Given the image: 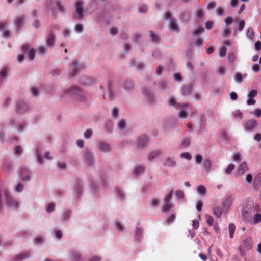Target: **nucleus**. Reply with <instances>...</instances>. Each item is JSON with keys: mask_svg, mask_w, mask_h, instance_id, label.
<instances>
[{"mask_svg": "<svg viewBox=\"0 0 261 261\" xmlns=\"http://www.w3.org/2000/svg\"><path fill=\"white\" fill-rule=\"evenodd\" d=\"M109 93L108 94L105 93L103 94V97L105 99H108L110 100H112L113 97V93L112 92V87L111 84H109L108 86Z\"/></svg>", "mask_w": 261, "mask_h": 261, "instance_id": "obj_21", "label": "nucleus"}, {"mask_svg": "<svg viewBox=\"0 0 261 261\" xmlns=\"http://www.w3.org/2000/svg\"><path fill=\"white\" fill-rule=\"evenodd\" d=\"M234 198L231 196L227 197L222 203V206L226 210H228L232 205Z\"/></svg>", "mask_w": 261, "mask_h": 261, "instance_id": "obj_9", "label": "nucleus"}, {"mask_svg": "<svg viewBox=\"0 0 261 261\" xmlns=\"http://www.w3.org/2000/svg\"><path fill=\"white\" fill-rule=\"evenodd\" d=\"M29 49V46L27 44L24 45L21 47V51L22 54L18 56V61L19 62H21L23 61L24 59L23 54L26 53L28 49Z\"/></svg>", "mask_w": 261, "mask_h": 261, "instance_id": "obj_19", "label": "nucleus"}, {"mask_svg": "<svg viewBox=\"0 0 261 261\" xmlns=\"http://www.w3.org/2000/svg\"><path fill=\"white\" fill-rule=\"evenodd\" d=\"M172 192L171 191L170 193L167 195L164 198V206L163 211L165 213L169 212L172 207V203L170 201L172 197Z\"/></svg>", "mask_w": 261, "mask_h": 261, "instance_id": "obj_3", "label": "nucleus"}, {"mask_svg": "<svg viewBox=\"0 0 261 261\" xmlns=\"http://www.w3.org/2000/svg\"><path fill=\"white\" fill-rule=\"evenodd\" d=\"M176 196L179 199H182L184 197V193L181 190H177L175 192Z\"/></svg>", "mask_w": 261, "mask_h": 261, "instance_id": "obj_53", "label": "nucleus"}, {"mask_svg": "<svg viewBox=\"0 0 261 261\" xmlns=\"http://www.w3.org/2000/svg\"><path fill=\"white\" fill-rule=\"evenodd\" d=\"M257 92L255 90H252L251 91V92L248 94V97L249 98H252L254 97L257 95Z\"/></svg>", "mask_w": 261, "mask_h": 261, "instance_id": "obj_56", "label": "nucleus"}, {"mask_svg": "<svg viewBox=\"0 0 261 261\" xmlns=\"http://www.w3.org/2000/svg\"><path fill=\"white\" fill-rule=\"evenodd\" d=\"M234 117L236 119H241L243 117V114L240 111H237L234 114Z\"/></svg>", "mask_w": 261, "mask_h": 261, "instance_id": "obj_58", "label": "nucleus"}, {"mask_svg": "<svg viewBox=\"0 0 261 261\" xmlns=\"http://www.w3.org/2000/svg\"><path fill=\"white\" fill-rule=\"evenodd\" d=\"M82 256L75 252H73L72 254V261H80Z\"/></svg>", "mask_w": 261, "mask_h": 261, "instance_id": "obj_32", "label": "nucleus"}, {"mask_svg": "<svg viewBox=\"0 0 261 261\" xmlns=\"http://www.w3.org/2000/svg\"><path fill=\"white\" fill-rule=\"evenodd\" d=\"M5 194L6 199V202L9 206L14 208H16L18 206V203L10 195L8 191H5Z\"/></svg>", "mask_w": 261, "mask_h": 261, "instance_id": "obj_6", "label": "nucleus"}, {"mask_svg": "<svg viewBox=\"0 0 261 261\" xmlns=\"http://www.w3.org/2000/svg\"><path fill=\"white\" fill-rule=\"evenodd\" d=\"M150 204L152 207H156L159 204V201L156 198H152Z\"/></svg>", "mask_w": 261, "mask_h": 261, "instance_id": "obj_50", "label": "nucleus"}, {"mask_svg": "<svg viewBox=\"0 0 261 261\" xmlns=\"http://www.w3.org/2000/svg\"><path fill=\"white\" fill-rule=\"evenodd\" d=\"M247 35L249 38L252 39L254 37V33L253 31V29L251 27H249L248 29V31L247 33Z\"/></svg>", "mask_w": 261, "mask_h": 261, "instance_id": "obj_36", "label": "nucleus"}, {"mask_svg": "<svg viewBox=\"0 0 261 261\" xmlns=\"http://www.w3.org/2000/svg\"><path fill=\"white\" fill-rule=\"evenodd\" d=\"M233 22V19L231 17H229L225 19V22L226 25L228 26L230 25Z\"/></svg>", "mask_w": 261, "mask_h": 261, "instance_id": "obj_60", "label": "nucleus"}, {"mask_svg": "<svg viewBox=\"0 0 261 261\" xmlns=\"http://www.w3.org/2000/svg\"><path fill=\"white\" fill-rule=\"evenodd\" d=\"M216 13L218 16H222L224 13V8L222 7H219L216 9Z\"/></svg>", "mask_w": 261, "mask_h": 261, "instance_id": "obj_46", "label": "nucleus"}, {"mask_svg": "<svg viewBox=\"0 0 261 261\" xmlns=\"http://www.w3.org/2000/svg\"><path fill=\"white\" fill-rule=\"evenodd\" d=\"M203 206V202L201 201H198L197 205H196V208L198 211L200 212L202 210Z\"/></svg>", "mask_w": 261, "mask_h": 261, "instance_id": "obj_61", "label": "nucleus"}, {"mask_svg": "<svg viewBox=\"0 0 261 261\" xmlns=\"http://www.w3.org/2000/svg\"><path fill=\"white\" fill-rule=\"evenodd\" d=\"M216 6V3L215 2H211L209 3L207 6V9L208 10L214 9Z\"/></svg>", "mask_w": 261, "mask_h": 261, "instance_id": "obj_59", "label": "nucleus"}, {"mask_svg": "<svg viewBox=\"0 0 261 261\" xmlns=\"http://www.w3.org/2000/svg\"><path fill=\"white\" fill-rule=\"evenodd\" d=\"M175 219V214H172L169 217H168L167 219V221L169 224H171L173 223Z\"/></svg>", "mask_w": 261, "mask_h": 261, "instance_id": "obj_51", "label": "nucleus"}, {"mask_svg": "<svg viewBox=\"0 0 261 261\" xmlns=\"http://www.w3.org/2000/svg\"><path fill=\"white\" fill-rule=\"evenodd\" d=\"M164 18L166 20L170 19L169 27L171 30L179 32V28L176 21L172 17L170 12H166L164 15Z\"/></svg>", "mask_w": 261, "mask_h": 261, "instance_id": "obj_4", "label": "nucleus"}, {"mask_svg": "<svg viewBox=\"0 0 261 261\" xmlns=\"http://www.w3.org/2000/svg\"><path fill=\"white\" fill-rule=\"evenodd\" d=\"M28 109L27 106L24 101H21L17 103V111L18 113H22Z\"/></svg>", "mask_w": 261, "mask_h": 261, "instance_id": "obj_14", "label": "nucleus"}, {"mask_svg": "<svg viewBox=\"0 0 261 261\" xmlns=\"http://www.w3.org/2000/svg\"><path fill=\"white\" fill-rule=\"evenodd\" d=\"M253 221L255 223H259L261 222V214H256L253 218Z\"/></svg>", "mask_w": 261, "mask_h": 261, "instance_id": "obj_41", "label": "nucleus"}, {"mask_svg": "<svg viewBox=\"0 0 261 261\" xmlns=\"http://www.w3.org/2000/svg\"><path fill=\"white\" fill-rule=\"evenodd\" d=\"M75 7L76 12L78 14L77 18L79 20H81L84 17V10L83 4L81 1H77L75 3Z\"/></svg>", "mask_w": 261, "mask_h": 261, "instance_id": "obj_8", "label": "nucleus"}, {"mask_svg": "<svg viewBox=\"0 0 261 261\" xmlns=\"http://www.w3.org/2000/svg\"><path fill=\"white\" fill-rule=\"evenodd\" d=\"M211 162L210 160L206 159L203 162V166L205 170L207 171H210L211 168Z\"/></svg>", "mask_w": 261, "mask_h": 261, "instance_id": "obj_28", "label": "nucleus"}, {"mask_svg": "<svg viewBox=\"0 0 261 261\" xmlns=\"http://www.w3.org/2000/svg\"><path fill=\"white\" fill-rule=\"evenodd\" d=\"M124 88L126 90H130L133 88L132 82L130 81H125L124 84Z\"/></svg>", "mask_w": 261, "mask_h": 261, "instance_id": "obj_37", "label": "nucleus"}, {"mask_svg": "<svg viewBox=\"0 0 261 261\" xmlns=\"http://www.w3.org/2000/svg\"><path fill=\"white\" fill-rule=\"evenodd\" d=\"M161 154V152L159 150L153 151L150 153L148 156V159L149 160H152L156 156H158Z\"/></svg>", "mask_w": 261, "mask_h": 261, "instance_id": "obj_26", "label": "nucleus"}, {"mask_svg": "<svg viewBox=\"0 0 261 261\" xmlns=\"http://www.w3.org/2000/svg\"><path fill=\"white\" fill-rule=\"evenodd\" d=\"M55 36L52 32H50L46 39V45L50 47L54 45Z\"/></svg>", "mask_w": 261, "mask_h": 261, "instance_id": "obj_15", "label": "nucleus"}, {"mask_svg": "<svg viewBox=\"0 0 261 261\" xmlns=\"http://www.w3.org/2000/svg\"><path fill=\"white\" fill-rule=\"evenodd\" d=\"M252 247V241L251 238H247L244 240L242 246L238 248V249L241 252L242 249L248 251Z\"/></svg>", "mask_w": 261, "mask_h": 261, "instance_id": "obj_5", "label": "nucleus"}, {"mask_svg": "<svg viewBox=\"0 0 261 261\" xmlns=\"http://www.w3.org/2000/svg\"><path fill=\"white\" fill-rule=\"evenodd\" d=\"M142 93L143 95L148 99V100H149L151 102L153 101V93L150 89H143Z\"/></svg>", "mask_w": 261, "mask_h": 261, "instance_id": "obj_12", "label": "nucleus"}, {"mask_svg": "<svg viewBox=\"0 0 261 261\" xmlns=\"http://www.w3.org/2000/svg\"><path fill=\"white\" fill-rule=\"evenodd\" d=\"M19 175L23 181H28L30 180V173L28 169L26 167H21Z\"/></svg>", "mask_w": 261, "mask_h": 261, "instance_id": "obj_7", "label": "nucleus"}, {"mask_svg": "<svg viewBox=\"0 0 261 261\" xmlns=\"http://www.w3.org/2000/svg\"><path fill=\"white\" fill-rule=\"evenodd\" d=\"M254 207L252 201H249L243 208L242 215L244 219L249 220L251 217V211Z\"/></svg>", "mask_w": 261, "mask_h": 261, "instance_id": "obj_2", "label": "nucleus"}, {"mask_svg": "<svg viewBox=\"0 0 261 261\" xmlns=\"http://www.w3.org/2000/svg\"><path fill=\"white\" fill-rule=\"evenodd\" d=\"M252 113L254 115V116L259 118L261 117V110L260 109H256L254 110Z\"/></svg>", "mask_w": 261, "mask_h": 261, "instance_id": "obj_52", "label": "nucleus"}, {"mask_svg": "<svg viewBox=\"0 0 261 261\" xmlns=\"http://www.w3.org/2000/svg\"><path fill=\"white\" fill-rule=\"evenodd\" d=\"M118 113H119V111L117 108H114L112 109V115L113 117L117 118L118 117Z\"/></svg>", "mask_w": 261, "mask_h": 261, "instance_id": "obj_55", "label": "nucleus"}, {"mask_svg": "<svg viewBox=\"0 0 261 261\" xmlns=\"http://www.w3.org/2000/svg\"><path fill=\"white\" fill-rule=\"evenodd\" d=\"M144 170V166H143V165H139L134 169L133 174L134 176H136L140 173H143Z\"/></svg>", "mask_w": 261, "mask_h": 261, "instance_id": "obj_23", "label": "nucleus"}, {"mask_svg": "<svg viewBox=\"0 0 261 261\" xmlns=\"http://www.w3.org/2000/svg\"><path fill=\"white\" fill-rule=\"evenodd\" d=\"M93 134V132L91 129H87L84 133V137L86 138L89 139L91 137Z\"/></svg>", "mask_w": 261, "mask_h": 261, "instance_id": "obj_42", "label": "nucleus"}, {"mask_svg": "<svg viewBox=\"0 0 261 261\" xmlns=\"http://www.w3.org/2000/svg\"><path fill=\"white\" fill-rule=\"evenodd\" d=\"M206 222L209 226H212L213 225L214 219L210 215H207L206 217Z\"/></svg>", "mask_w": 261, "mask_h": 261, "instance_id": "obj_43", "label": "nucleus"}, {"mask_svg": "<svg viewBox=\"0 0 261 261\" xmlns=\"http://www.w3.org/2000/svg\"><path fill=\"white\" fill-rule=\"evenodd\" d=\"M191 87L190 86H186L182 89V93L184 95H188L191 93Z\"/></svg>", "mask_w": 261, "mask_h": 261, "instance_id": "obj_40", "label": "nucleus"}, {"mask_svg": "<svg viewBox=\"0 0 261 261\" xmlns=\"http://www.w3.org/2000/svg\"><path fill=\"white\" fill-rule=\"evenodd\" d=\"M99 146L100 151L103 152H108L111 150L110 146L106 143L100 142L99 144Z\"/></svg>", "mask_w": 261, "mask_h": 261, "instance_id": "obj_18", "label": "nucleus"}, {"mask_svg": "<svg viewBox=\"0 0 261 261\" xmlns=\"http://www.w3.org/2000/svg\"><path fill=\"white\" fill-rule=\"evenodd\" d=\"M255 49L259 51L261 49V42L259 41H257L255 44Z\"/></svg>", "mask_w": 261, "mask_h": 261, "instance_id": "obj_64", "label": "nucleus"}, {"mask_svg": "<svg viewBox=\"0 0 261 261\" xmlns=\"http://www.w3.org/2000/svg\"><path fill=\"white\" fill-rule=\"evenodd\" d=\"M72 71L70 74V76L73 77L75 76L79 69L82 68V66L79 64L78 62L76 60H74L72 62Z\"/></svg>", "mask_w": 261, "mask_h": 261, "instance_id": "obj_11", "label": "nucleus"}, {"mask_svg": "<svg viewBox=\"0 0 261 261\" xmlns=\"http://www.w3.org/2000/svg\"><path fill=\"white\" fill-rule=\"evenodd\" d=\"M234 79L236 82L238 83H241L243 81L242 75L240 73H237L235 75Z\"/></svg>", "mask_w": 261, "mask_h": 261, "instance_id": "obj_54", "label": "nucleus"}, {"mask_svg": "<svg viewBox=\"0 0 261 261\" xmlns=\"http://www.w3.org/2000/svg\"><path fill=\"white\" fill-rule=\"evenodd\" d=\"M236 230V226L233 223H230L229 225V236L231 238L233 237V235Z\"/></svg>", "mask_w": 261, "mask_h": 261, "instance_id": "obj_27", "label": "nucleus"}, {"mask_svg": "<svg viewBox=\"0 0 261 261\" xmlns=\"http://www.w3.org/2000/svg\"><path fill=\"white\" fill-rule=\"evenodd\" d=\"M148 141L147 138L145 135H143L138 139V144L139 147H144Z\"/></svg>", "mask_w": 261, "mask_h": 261, "instance_id": "obj_20", "label": "nucleus"}, {"mask_svg": "<svg viewBox=\"0 0 261 261\" xmlns=\"http://www.w3.org/2000/svg\"><path fill=\"white\" fill-rule=\"evenodd\" d=\"M203 42V41L202 39L197 38L195 41V44L196 45H197L198 46H200L202 45Z\"/></svg>", "mask_w": 261, "mask_h": 261, "instance_id": "obj_62", "label": "nucleus"}, {"mask_svg": "<svg viewBox=\"0 0 261 261\" xmlns=\"http://www.w3.org/2000/svg\"><path fill=\"white\" fill-rule=\"evenodd\" d=\"M84 159L86 163L89 165H92L94 162V157L92 153L88 150L84 152Z\"/></svg>", "mask_w": 261, "mask_h": 261, "instance_id": "obj_10", "label": "nucleus"}, {"mask_svg": "<svg viewBox=\"0 0 261 261\" xmlns=\"http://www.w3.org/2000/svg\"><path fill=\"white\" fill-rule=\"evenodd\" d=\"M29 58L31 60H34L35 58V50L31 49L28 53Z\"/></svg>", "mask_w": 261, "mask_h": 261, "instance_id": "obj_49", "label": "nucleus"}, {"mask_svg": "<svg viewBox=\"0 0 261 261\" xmlns=\"http://www.w3.org/2000/svg\"><path fill=\"white\" fill-rule=\"evenodd\" d=\"M190 145V142L189 139H184L181 144V148H186L188 147Z\"/></svg>", "mask_w": 261, "mask_h": 261, "instance_id": "obj_39", "label": "nucleus"}, {"mask_svg": "<svg viewBox=\"0 0 261 261\" xmlns=\"http://www.w3.org/2000/svg\"><path fill=\"white\" fill-rule=\"evenodd\" d=\"M143 234V231L141 228H137L135 232V237L137 240H139Z\"/></svg>", "mask_w": 261, "mask_h": 261, "instance_id": "obj_38", "label": "nucleus"}, {"mask_svg": "<svg viewBox=\"0 0 261 261\" xmlns=\"http://www.w3.org/2000/svg\"><path fill=\"white\" fill-rule=\"evenodd\" d=\"M169 103L170 105L175 107L176 108H179L180 107H184V106H186V105L178 104L176 102L175 99L174 98H170L169 100Z\"/></svg>", "mask_w": 261, "mask_h": 261, "instance_id": "obj_25", "label": "nucleus"}, {"mask_svg": "<svg viewBox=\"0 0 261 261\" xmlns=\"http://www.w3.org/2000/svg\"><path fill=\"white\" fill-rule=\"evenodd\" d=\"M30 252H25L21 253H20L18 255H17L14 258V260L15 261H22L25 258H27L30 256Z\"/></svg>", "mask_w": 261, "mask_h": 261, "instance_id": "obj_13", "label": "nucleus"}, {"mask_svg": "<svg viewBox=\"0 0 261 261\" xmlns=\"http://www.w3.org/2000/svg\"><path fill=\"white\" fill-rule=\"evenodd\" d=\"M24 22V18L23 16H19L17 17L15 20V24L16 26L17 27L18 29H19L20 27H21Z\"/></svg>", "mask_w": 261, "mask_h": 261, "instance_id": "obj_22", "label": "nucleus"}, {"mask_svg": "<svg viewBox=\"0 0 261 261\" xmlns=\"http://www.w3.org/2000/svg\"><path fill=\"white\" fill-rule=\"evenodd\" d=\"M55 207V204L54 203H51L48 204L47 207V211L48 213H51L54 211V208Z\"/></svg>", "mask_w": 261, "mask_h": 261, "instance_id": "obj_48", "label": "nucleus"}, {"mask_svg": "<svg viewBox=\"0 0 261 261\" xmlns=\"http://www.w3.org/2000/svg\"><path fill=\"white\" fill-rule=\"evenodd\" d=\"M248 170V168L247 167V163L246 162H243L239 165L238 168V172L239 174H243L246 172Z\"/></svg>", "mask_w": 261, "mask_h": 261, "instance_id": "obj_16", "label": "nucleus"}, {"mask_svg": "<svg viewBox=\"0 0 261 261\" xmlns=\"http://www.w3.org/2000/svg\"><path fill=\"white\" fill-rule=\"evenodd\" d=\"M150 36L152 41L154 42H158L159 41V37L155 34L153 31H150Z\"/></svg>", "mask_w": 261, "mask_h": 261, "instance_id": "obj_33", "label": "nucleus"}, {"mask_svg": "<svg viewBox=\"0 0 261 261\" xmlns=\"http://www.w3.org/2000/svg\"><path fill=\"white\" fill-rule=\"evenodd\" d=\"M256 125V121L254 119H250L247 121L245 125V129L251 130L253 129Z\"/></svg>", "mask_w": 261, "mask_h": 261, "instance_id": "obj_17", "label": "nucleus"}, {"mask_svg": "<svg viewBox=\"0 0 261 261\" xmlns=\"http://www.w3.org/2000/svg\"><path fill=\"white\" fill-rule=\"evenodd\" d=\"M244 25H245V22L244 20H241L239 21V30L240 31H241L243 30L244 27Z\"/></svg>", "mask_w": 261, "mask_h": 261, "instance_id": "obj_63", "label": "nucleus"}, {"mask_svg": "<svg viewBox=\"0 0 261 261\" xmlns=\"http://www.w3.org/2000/svg\"><path fill=\"white\" fill-rule=\"evenodd\" d=\"M204 32V29L202 26L199 27L197 29L195 30L193 32V34L194 36H198L199 34H201Z\"/></svg>", "mask_w": 261, "mask_h": 261, "instance_id": "obj_34", "label": "nucleus"}, {"mask_svg": "<svg viewBox=\"0 0 261 261\" xmlns=\"http://www.w3.org/2000/svg\"><path fill=\"white\" fill-rule=\"evenodd\" d=\"M188 114L185 110H181L178 113V116L180 118H185L187 117Z\"/></svg>", "mask_w": 261, "mask_h": 261, "instance_id": "obj_44", "label": "nucleus"}, {"mask_svg": "<svg viewBox=\"0 0 261 261\" xmlns=\"http://www.w3.org/2000/svg\"><path fill=\"white\" fill-rule=\"evenodd\" d=\"M118 128L120 129H123L125 127V121L124 120H120L118 124Z\"/></svg>", "mask_w": 261, "mask_h": 261, "instance_id": "obj_45", "label": "nucleus"}, {"mask_svg": "<svg viewBox=\"0 0 261 261\" xmlns=\"http://www.w3.org/2000/svg\"><path fill=\"white\" fill-rule=\"evenodd\" d=\"M227 49L225 47H221L219 50V55L221 57H224L226 54Z\"/></svg>", "mask_w": 261, "mask_h": 261, "instance_id": "obj_47", "label": "nucleus"}, {"mask_svg": "<svg viewBox=\"0 0 261 261\" xmlns=\"http://www.w3.org/2000/svg\"><path fill=\"white\" fill-rule=\"evenodd\" d=\"M197 190L200 194L204 195L206 193L205 188L203 185H199L197 188Z\"/></svg>", "mask_w": 261, "mask_h": 261, "instance_id": "obj_35", "label": "nucleus"}, {"mask_svg": "<svg viewBox=\"0 0 261 261\" xmlns=\"http://www.w3.org/2000/svg\"><path fill=\"white\" fill-rule=\"evenodd\" d=\"M222 210L220 207H216L214 209V214L218 217H220L222 215Z\"/></svg>", "mask_w": 261, "mask_h": 261, "instance_id": "obj_30", "label": "nucleus"}, {"mask_svg": "<svg viewBox=\"0 0 261 261\" xmlns=\"http://www.w3.org/2000/svg\"><path fill=\"white\" fill-rule=\"evenodd\" d=\"M64 96L72 97L81 101H85L87 99V96L85 93L76 86L65 89L64 94L62 95V97Z\"/></svg>", "mask_w": 261, "mask_h": 261, "instance_id": "obj_1", "label": "nucleus"}, {"mask_svg": "<svg viewBox=\"0 0 261 261\" xmlns=\"http://www.w3.org/2000/svg\"><path fill=\"white\" fill-rule=\"evenodd\" d=\"M164 164L168 167H173L175 166L176 162L171 158H167L165 160Z\"/></svg>", "mask_w": 261, "mask_h": 261, "instance_id": "obj_24", "label": "nucleus"}, {"mask_svg": "<svg viewBox=\"0 0 261 261\" xmlns=\"http://www.w3.org/2000/svg\"><path fill=\"white\" fill-rule=\"evenodd\" d=\"M55 4L57 9L60 12H64L65 11V8L64 6H62V3L60 1H56Z\"/></svg>", "mask_w": 261, "mask_h": 261, "instance_id": "obj_29", "label": "nucleus"}, {"mask_svg": "<svg viewBox=\"0 0 261 261\" xmlns=\"http://www.w3.org/2000/svg\"><path fill=\"white\" fill-rule=\"evenodd\" d=\"M234 168L235 166L234 164H230L225 169V173L228 175L230 174L232 170H234Z\"/></svg>", "mask_w": 261, "mask_h": 261, "instance_id": "obj_31", "label": "nucleus"}, {"mask_svg": "<svg viewBox=\"0 0 261 261\" xmlns=\"http://www.w3.org/2000/svg\"><path fill=\"white\" fill-rule=\"evenodd\" d=\"M181 157L183 158H185V159H187L188 160H190L192 158L191 154L188 152L182 153L181 154Z\"/></svg>", "mask_w": 261, "mask_h": 261, "instance_id": "obj_57", "label": "nucleus"}]
</instances>
